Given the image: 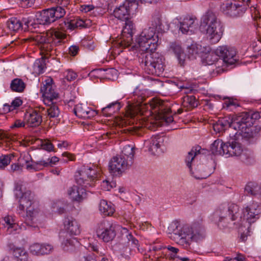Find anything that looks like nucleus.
<instances>
[{
    "label": "nucleus",
    "instance_id": "obj_32",
    "mask_svg": "<svg viewBox=\"0 0 261 261\" xmlns=\"http://www.w3.org/2000/svg\"><path fill=\"white\" fill-rule=\"evenodd\" d=\"M99 210L105 216H111L115 212L113 204L107 200L101 199L99 203Z\"/></svg>",
    "mask_w": 261,
    "mask_h": 261
},
{
    "label": "nucleus",
    "instance_id": "obj_18",
    "mask_svg": "<svg viewBox=\"0 0 261 261\" xmlns=\"http://www.w3.org/2000/svg\"><path fill=\"white\" fill-rule=\"evenodd\" d=\"M232 140L225 142L224 149L226 150L225 155L227 156H239L242 154L243 149L241 144L236 141L238 139L237 133L229 134Z\"/></svg>",
    "mask_w": 261,
    "mask_h": 261
},
{
    "label": "nucleus",
    "instance_id": "obj_57",
    "mask_svg": "<svg viewBox=\"0 0 261 261\" xmlns=\"http://www.w3.org/2000/svg\"><path fill=\"white\" fill-rule=\"evenodd\" d=\"M102 186L107 191H110L114 186H115V183L109 182V181L105 180L103 181Z\"/></svg>",
    "mask_w": 261,
    "mask_h": 261
},
{
    "label": "nucleus",
    "instance_id": "obj_54",
    "mask_svg": "<svg viewBox=\"0 0 261 261\" xmlns=\"http://www.w3.org/2000/svg\"><path fill=\"white\" fill-rule=\"evenodd\" d=\"M77 74L72 70H68L67 71V74L65 76L66 79L68 81H71L76 79Z\"/></svg>",
    "mask_w": 261,
    "mask_h": 261
},
{
    "label": "nucleus",
    "instance_id": "obj_45",
    "mask_svg": "<svg viewBox=\"0 0 261 261\" xmlns=\"http://www.w3.org/2000/svg\"><path fill=\"white\" fill-rule=\"evenodd\" d=\"M46 112L47 113V117L49 119L57 118L60 114L58 107L54 103H52L51 106L47 109Z\"/></svg>",
    "mask_w": 261,
    "mask_h": 261
},
{
    "label": "nucleus",
    "instance_id": "obj_52",
    "mask_svg": "<svg viewBox=\"0 0 261 261\" xmlns=\"http://www.w3.org/2000/svg\"><path fill=\"white\" fill-rule=\"evenodd\" d=\"M42 148L47 151H56L54 150V146L53 144L48 140H44L42 141L41 144Z\"/></svg>",
    "mask_w": 261,
    "mask_h": 261
},
{
    "label": "nucleus",
    "instance_id": "obj_12",
    "mask_svg": "<svg viewBox=\"0 0 261 261\" xmlns=\"http://www.w3.org/2000/svg\"><path fill=\"white\" fill-rule=\"evenodd\" d=\"M133 165L132 160H126L122 156H114L110 161L109 168L111 173L115 175H119L128 169Z\"/></svg>",
    "mask_w": 261,
    "mask_h": 261
},
{
    "label": "nucleus",
    "instance_id": "obj_37",
    "mask_svg": "<svg viewBox=\"0 0 261 261\" xmlns=\"http://www.w3.org/2000/svg\"><path fill=\"white\" fill-rule=\"evenodd\" d=\"M26 85L21 79H13L10 84V88L12 91L22 92L25 88Z\"/></svg>",
    "mask_w": 261,
    "mask_h": 261
},
{
    "label": "nucleus",
    "instance_id": "obj_60",
    "mask_svg": "<svg viewBox=\"0 0 261 261\" xmlns=\"http://www.w3.org/2000/svg\"><path fill=\"white\" fill-rule=\"evenodd\" d=\"M94 7L92 5H83L81 6L80 10L82 12L87 13L94 9Z\"/></svg>",
    "mask_w": 261,
    "mask_h": 261
},
{
    "label": "nucleus",
    "instance_id": "obj_26",
    "mask_svg": "<svg viewBox=\"0 0 261 261\" xmlns=\"http://www.w3.org/2000/svg\"><path fill=\"white\" fill-rule=\"evenodd\" d=\"M7 247L12 253L14 256L19 261H27L28 253L23 247H16L13 243H9L7 244Z\"/></svg>",
    "mask_w": 261,
    "mask_h": 261
},
{
    "label": "nucleus",
    "instance_id": "obj_61",
    "mask_svg": "<svg viewBox=\"0 0 261 261\" xmlns=\"http://www.w3.org/2000/svg\"><path fill=\"white\" fill-rule=\"evenodd\" d=\"M22 103V100L20 99V98L17 97L15 98L14 100H13L11 103V106L14 108L15 109L16 108H17L21 106Z\"/></svg>",
    "mask_w": 261,
    "mask_h": 261
},
{
    "label": "nucleus",
    "instance_id": "obj_15",
    "mask_svg": "<svg viewBox=\"0 0 261 261\" xmlns=\"http://www.w3.org/2000/svg\"><path fill=\"white\" fill-rule=\"evenodd\" d=\"M141 108L139 104L128 102L126 114L120 119L119 125L125 126L134 123L135 117L141 114Z\"/></svg>",
    "mask_w": 261,
    "mask_h": 261
},
{
    "label": "nucleus",
    "instance_id": "obj_46",
    "mask_svg": "<svg viewBox=\"0 0 261 261\" xmlns=\"http://www.w3.org/2000/svg\"><path fill=\"white\" fill-rule=\"evenodd\" d=\"M13 157L12 154L2 155L0 156V170L4 169L10 164Z\"/></svg>",
    "mask_w": 261,
    "mask_h": 261
},
{
    "label": "nucleus",
    "instance_id": "obj_40",
    "mask_svg": "<svg viewBox=\"0 0 261 261\" xmlns=\"http://www.w3.org/2000/svg\"><path fill=\"white\" fill-rule=\"evenodd\" d=\"M198 101L194 95H186L183 97L182 106L188 109L196 108L198 105Z\"/></svg>",
    "mask_w": 261,
    "mask_h": 261
},
{
    "label": "nucleus",
    "instance_id": "obj_20",
    "mask_svg": "<svg viewBox=\"0 0 261 261\" xmlns=\"http://www.w3.org/2000/svg\"><path fill=\"white\" fill-rule=\"evenodd\" d=\"M73 111L77 116L84 119H91L98 113L97 111L93 110L87 105L83 103L76 105Z\"/></svg>",
    "mask_w": 261,
    "mask_h": 261
},
{
    "label": "nucleus",
    "instance_id": "obj_33",
    "mask_svg": "<svg viewBox=\"0 0 261 261\" xmlns=\"http://www.w3.org/2000/svg\"><path fill=\"white\" fill-rule=\"evenodd\" d=\"M224 143L221 140L217 139L212 144L211 150L212 153L214 155H223L225 154L226 150L224 149Z\"/></svg>",
    "mask_w": 261,
    "mask_h": 261
},
{
    "label": "nucleus",
    "instance_id": "obj_14",
    "mask_svg": "<svg viewBox=\"0 0 261 261\" xmlns=\"http://www.w3.org/2000/svg\"><path fill=\"white\" fill-rule=\"evenodd\" d=\"M224 13L231 17L242 16L246 10V6L239 1L231 0L221 6Z\"/></svg>",
    "mask_w": 261,
    "mask_h": 261
},
{
    "label": "nucleus",
    "instance_id": "obj_2",
    "mask_svg": "<svg viewBox=\"0 0 261 261\" xmlns=\"http://www.w3.org/2000/svg\"><path fill=\"white\" fill-rule=\"evenodd\" d=\"M75 182L82 187L73 186L68 190V194L73 201H81L86 197V189L95 186L98 180L96 171L93 168L83 166L75 173Z\"/></svg>",
    "mask_w": 261,
    "mask_h": 261
},
{
    "label": "nucleus",
    "instance_id": "obj_34",
    "mask_svg": "<svg viewBox=\"0 0 261 261\" xmlns=\"http://www.w3.org/2000/svg\"><path fill=\"white\" fill-rule=\"evenodd\" d=\"M121 107L120 103L118 101H116L103 108L101 110V113L106 117H109L114 113L118 111Z\"/></svg>",
    "mask_w": 261,
    "mask_h": 261
},
{
    "label": "nucleus",
    "instance_id": "obj_9",
    "mask_svg": "<svg viewBox=\"0 0 261 261\" xmlns=\"http://www.w3.org/2000/svg\"><path fill=\"white\" fill-rule=\"evenodd\" d=\"M158 36L153 33L151 28L144 29L137 38L135 47L145 53L155 50L158 46Z\"/></svg>",
    "mask_w": 261,
    "mask_h": 261
},
{
    "label": "nucleus",
    "instance_id": "obj_30",
    "mask_svg": "<svg viewBox=\"0 0 261 261\" xmlns=\"http://www.w3.org/2000/svg\"><path fill=\"white\" fill-rule=\"evenodd\" d=\"M64 226L67 232L71 235H78L81 233L80 225L77 221L72 218H67L64 221Z\"/></svg>",
    "mask_w": 261,
    "mask_h": 261
},
{
    "label": "nucleus",
    "instance_id": "obj_59",
    "mask_svg": "<svg viewBox=\"0 0 261 261\" xmlns=\"http://www.w3.org/2000/svg\"><path fill=\"white\" fill-rule=\"evenodd\" d=\"M79 50V47L76 45H72L69 48V54L72 56H75Z\"/></svg>",
    "mask_w": 261,
    "mask_h": 261
},
{
    "label": "nucleus",
    "instance_id": "obj_36",
    "mask_svg": "<svg viewBox=\"0 0 261 261\" xmlns=\"http://www.w3.org/2000/svg\"><path fill=\"white\" fill-rule=\"evenodd\" d=\"M201 46L193 41L190 45H187V53L188 59L194 60L196 58L197 55L199 54Z\"/></svg>",
    "mask_w": 261,
    "mask_h": 261
},
{
    "label": "nucleus",
    "instance_id": "obj_42",
    "mask_svg": "<svg viewBox=\"0 0 261 261\" xmlns=\"http://www.w3.org/2000/svg\"><path fill=\"white\" fill-rule=\"evenodd\" d=\"M260 185L254 181H250L247 183L245 188V192L251 195H258Z\"/></svg>",
    "mask_w": 261,
    "mask_h": 261
},
{
    "label": "nucleus",
    "instance_id": "obj_29",
    "mask_svg": "<svg viewBox=\"0 0 261 261\" xmlns=\"http://www.w3.org/2000/svg\"><path fill=\"white\" fill-rule=\"evenodd\" d=\"M213 129L216 133H223L228 128H232L231 117L226 116L220 118L216 123L213 124Z\"/></svg>",
    "mask_w": 261,
    "mask_h": 261
},
{
    "label": "nucleus",
    "instance_id": "obj_10",
    "mask_svg": "<svg viewBox=\"0 0 261 261\" xmlns=\"http://www.w3.org/2000/svg\"><path fill=\"white\" fill-rule=\"evenodd\" d=\"M23 181L19 180L15 184V195L16 198L19 199V208L20 210H24L25 208H28L31 206L34 196L30 190L23 192L22 187Z\"/></svg>",
    "mask_w": 261,
    "mask_h": 261
},
{
    "label": "nucleus",
    "instance_id": "obj_5",
    "mask_svg": "<svg viewBox=\"0 0 261 261\" xmlns=\"http://www.w3.org/2000/svg\"><path fill=\"white\" fill-rule=\"evenodd\" d=\"M114 16L121 21H125L123 29V39L118 42L120 47L125 48L133 42V23L130 19L129 7L125 4L120 5L113 11Z\"/></svg>",
    "mask_w": 261,
    "mask_h": 261
},
{
    "label": "nucleus",
    "instance_id": "obj_41",
    "mask_svg": "<svg viewBox=\"0 0 261 261\" xmlns=\"http://www.w3.org/2000/svg\"><path fill=\"white\" fill-rule=\"evenodd\" d=\"M7 25L10 31L16 32L22 28V22L17 18L12 17L7 21Z\"/></svg>",
    "mask_w": 261,
    "mask_h": 261
},
{
    "label": "nucleus",
    "instance_id": "obj_31",
    "mask_svg": "<svg viewBox=\"0 0 261 261\" xmlns=\"http://www.w3.org/2000/svg\"><path fill=\"white\" fill-rule=\"evenodd\" d=\"M151 26L148 28L153 29V33L155 34V32H161L162 29V23L161 20V14L159 11H155L151 20Z\"/></svg>",
    "mask_w": 261,
    "mask_h": 261
},
{
    "label": "nucleus",
    "instance_id": "obj_63",
    "mask_svg": "<svg viewBox=\"0 0 261 261\" xmlns=\"http://www.w3.org/2000/svg\"><path fill=\"white\" fill-rule=\"evenodd\" d=\"M26 123H24L23 122L21 121L20 120H16L15 121L13 124L11 126V128H13L15 127H24Z\"/></svg>",
    "mask_w": 261,
    "mask_h": 261
},
{
    "label": "nucleus",
    "instance_id": "obj_19",
    "mask_svg": "<svg viewBox=\"0 0 261 261\" xmlns=\"http://www.w3.org/2000/svg\"><path fill=\"white\" fill-rule=\"evenodd\" d=\"M196 18L190 16H186L184 19L180 21L179 30L182 34L191 35L194 33L195 30L197 28Z\"/></svg>",
    "mask_w": 261,
    "mask_h": 261
},
{
    "label": "nucleus",
    "instance_id": "obj_49",
    "mask_svg": "<svg viewBox=\"0 0 261 261\" xmlns=\"http://www.w3.org/2000/svg\"><path fill=\"white\" fill-rule=\"evenodd\" d=\"M219 57L216 53V50L215 51L209 52L205 57V61L206 63L209 64H213L218 59Z\"/></svg>",
    "mask_w": 261,
    "mask_h": 261
},
{
    "label": "nucleus",
    "instance_id": "obj_23",
    "mask_svg": "<svg viewBox=\"0 0 261 261\" xmlns=\"http://www.w3.org/2000/svg\"><path fill=\"white\" fill-rule=\"evenodd\" d=\"M49 162L44 161H31L32 164H30L28 161H25L27 163V169L28 170L33 169L35 171H39L42 170L44 167H47L49 165L56 164L59 162V159L58 157L55 156H53L51 159H49Z\"/></svg>",
    "mask_w": 261,
    "mask_h": 261
},
{
    "label": "nucleus",
    "instance_id": "obj_27",
    "mask_svg": "<svg viewBox=\"0 0 261 261\" xmlns=\"http://www.w3.org/2000/svg\"><path fill=\"white\" fill-rule=\"evenodd\" d=\"M163 139L159 136L152 137L149 140L145 142V145L148 148V151L152 154H155L160 147V143Z\"/></svg>",
    "mask_w": 261,
    "mask_h": 261
},
{
    "label": "nucleus",
    "instance_id": "obj_35",
    "mask_svg": "<svg viewBox=\"0 0 261 261\" xmlns=\"http://www.w3.org/2000/svg\"><path fill=\"white\" fill-rule=\"evenodd\" d=\"M65 25V28L64 27H61V28L63 29H69L73 30L75 28H82L85 27V22L82 19L79 18H76L70 21H64Z\"/></svg>",
    "mask_w": 261,
    "mask_h": 261
},
{
    "label": "nucleus",
    "instance_id": "obj_17",
    "mask_svg": "<svg viewBox=\"0 0 261 261\" xmlns=\"http://www.w3.org/2000/svg\"><path fill=\"white\" fill-rule=\"evenodd\" d=\"M154 113H155V119L162 122H165L169 124L173 121V118L171 115V111L169 107L163 105L155 104L153 106Z\"/></svg>",
    "mask_w": 261,
    "mask_h": 261
},
{
    "label": "nucleus",
    "instance_id": "obj_51",
    "mask_svg": "<svg viewBox=\"0 0 261 261\" xmlns=\"http://www.w3.org/2000/svg\"><path fill=\"white\" fill-rule=\"evenodd\" d=\"M128 240V245L132 247L136 248L139 250L138 241L136 239L132 234H128L126 236Z\"/></svg>",
    "mask_w": 261,
    "mask_h": 261
},
{
    "label": "nucleus",
    "instance_id": "obj_55",
    "mask_svg": "<svg viewBox=\"0 0 261 261\" xmlns=\"http://www.w3.org/2000/svg\"><path fill=\"white\" fill-rule=\"evenodd\" d=\"M238 105L237 104L236 102L234 101L233 99L228 98L227 100H226L223 104V108H228L230 106H234L236 107Z\"/></svg>",
    "mask_w": 261,
    "mask_h": 261
},
{
    "label": "nucleus",
    "instance_id": "obj_6",
    "mask_svg": "<svg viewBox=\"0 0 261 261\" xmlns=\"http://www.w3.org/2000/svg\"><path fill=\"white\" fill-rule=\"evenodd\" d=\"M141 64L146 73L160 76L165 68V58L160 53L151 51L142 55Z\"/></svg>",
    "mask_w": 261,
    "mask_h": 261
},
{
    "label": "nucleus",
    "instance_id": "obj_1",
    "mask_svg": "<svg viewBox=\"0 0 261 261\" xmlns=\"http://www.w3.org/2000/svg\"><path fill=\"white\" fill-rule=\"evenodd\" d=\"M243 213V218L238 205L223 203L214 212L212 219L220 227L233 228L240 227V231H243L241 239L245 241L247 236L250 235L251 223H254L259 217L261 206L253 202L247 206Z\"/></svg>",
    "mask_w": 261,
    "mask_h": 261
},
{
    "label": "nucleus",
    "instance_id": "obj_58",
    "mask_svg": "<svg viewBox=\"0 0 261 261\" xmlns=\"http://www.w3.org/2000/svg\"><path fill=\"white\" fill-rule=\"evenodd\" d=\"M62 156L67 158V160H64L65 162H68V161H73L75 160V155L68 152L63 153Z\"/></svg>",
    "mask_w": 261,
    "mask_h": 261
},
{
    "label": "nucleus",
    "instance_id": "obj_64",
    "mask_svg": "<svg viewBox=\"0 0 261 261\" xmlns=\"http://www.w3.org/2000/svg\"><path fill=\"white\" fill-rule=\"evenodd\" d=\"M249 113L250 117L251 119V122H253V124L255 122V120H257L260 118V115L258 112Z\"/></svg>",
    "mask_w": 261,
    "mask_h": 261
},
{
    "label": "nucleus",
    "instance_id": "obj_16",
    "mask_svg": "<svg viewBox=\"0 0 261 261\" xmlns=\"http://www.w3.org/2000/svg\"><path fill=\"white\" fill-rule=\"evenodd\" d=\"M236 53L234 47L227 45L219 46L216 49V55L221 58L224 62L229 65L234 64L237 60Z\"/></svg>",
    "mask_w": 261,
    "mask_h": 261
},
{
    "label": "nucleus",
    "instance_id": "obj_56",
    "mask_svg": "<svg viewBox=\"0 0 261 261\" xmlns=\"http://www.w3.org/2000/svg\"><path fill=\"white\" fill-rule=\"evenodd\" d=\"M166 248V247H164L161 245H154L150 247L149 250L151 251V253H152L153 252H158Z\"/></svg>",
    "mask_w": 261,
    "mask_h": 261
},
{
    "label": "nucleus",
    "instance_id": "obj_62",
    "mask_svg": "<svg viewBox=\"0 0 261 261\" xmlns=\"http://www.w3.org/2000/svg\"><path fill=\"white\" fill-rule=\"evenodd\" d=\"M111 134L110 133H104L102 135H97L96 138L98 139V141L103 140L111 138Z\"/></svg>",
    "mask_w": 261,
    "mask_h": 261
},
{
    "label": "nucleus",
    "instance_id": "obj_50",
    "mask_svg": "<svg viewBox=\"0 0 261 261\" xmlns=\"http://www.w3.org/2000/svg\"><path fill=\"white\" fill-rule=\"evenodd\" d=\"M30 252L34 255H41V244L39 243H34L30 247Z\"/></svg>",
    "mask_w": 261,
    "mask_h": 261
},
{
    "label": "nucleus",
    "instance_id": "obj_21",
    "mask_svg": "<svg viewBox=\"0 0 261 261\" xmlns=\"http://www.w3.org/2000/svg\"><path fill=\"white\" fill-rule=\"evenodd\" d=\"M52 11L50 8L38 11L35 14L37 22L41 25H49L55 21Z\"/></svg>",
    "mask_w": 261,
    "mask_h": 261
},
{
    "label": "nucleus",
    "instance_id": "obj_25",
    "mask_svg": "<svg viewBox=\"0 0 261 261\" xmlns=\"http://www.w3.org/2000/svg\"><path fill=\"white\" fill-rule=\"evenodd\" d=\"M27 209V215L24 223L28 226L35 227V224L40 220V213L37 209L29 207Z\"/></svg>",
    "mask_w": 261,
    "mask_h": 261
},
{
    "label": "nucleus",
    "instance_id": "obj_48",
    "mask_svg": "<svg viewBox=\"0 0 261 261\" xmlns=\"http://www.w3.org/2000/svg\"><path fill=\"white\" fill-rule=\"evenodd\" d=\"M5 223L9 226V228H13L16 230L18 225L12 216L7 215L4 218Z\"/></svg>",
    "mask_w": 261,
    "mask_h": 261
},
{
    "label": "nucleus",
    "instance_id": "obj_43",
    "mask_svg": "<svg viewBox=\"0 0 261 261\" xmlns=\"http://www.w3.org/2000/svg\"><path fill=\"white\" fill-rule=\"evenodd\" d=\"M50 10L52 11V13L54 16V19L57 20L58 19H60L64 16L65 15L66 12L64 8L61 6H56L50 8Z\"/></svg>",
    "mask_w": 261,
    "mask_h": 261
},
{
    "label": "nucleus",
    "instance_id": "obj_47",
    "mask_svg": "<svg viewBox=\"0 0 261 261\" xmlns=\"http://www.w3.org/2000/svg\"><path fill=\"white\" fill-rule=\"evenodd\" d=\"M48 38L46 36L38 35L34 37H32L30 38L31 41L34 42V44L38 45L40 48V46L44 43Z\"/></svg>",
    "mask_w": 261,
    "mask_h": 261
},
{
    "label": "nucleus",
    "instance_id": "obj_38",
    "mask_svg": "<svg viewBox=\"0 0 261 261\" xmlns=\"http://www.w3.org/2000/svg\"><path fill=\"white\" fill-rule=\"evenodd\" d=\"M135 147L133 145H125L121 151L120 156L126 158V160H132V162H134V157L135 154Z\"/></svg>",
    "mask_w": 261,
    "mask_h": 261
},
{
    "label": "nucleus",
    "instance_id": "obj_11",
    "mask_svg": "<svg viewBox=\"0 0 261 261\" xmlns=\"http://www.w3.org/2000/svg\"><path fill=\"white\" fill-rule=\"evenodd\" d=\"M51 38L40 46L41 54L45 57H48V53L51 51L54 45L60 44L66 38V35L58 30H54L50 33Z\"/></svg>",
    "mask_w": 261,
    "mask_h": 261
},
{
    "label": "nucleus",
    "instance_id": "obj_53",
    "mask_svg": "<svg viewBox=\"0 0 261 261\" xmlns=\"http://www.w3.org/2000/svg\"><path fill=\"white\" fill-rule=\"evenodd\" d=\"M53 250V246L49 244H41V255L49 254Z\"/></svg>",
    "mask_w": 261,
    "mask_h": 261
},
{
    "label": "nucleus",
    "instance_id": "obj_39",
    "mask_svg": "<svg viewBox=\"0 0 261 261\" xmlns=\"http://www.w3.org/2000/svg\"><path fill=\"white\" fill-rule=\"evenodd\" d=\"M79 243L75 238L66 239L62 243L63 249L66 251H72Z\"/></svg>",
    "mask_w": 261,
    "mask_h": 261
},
{
    "label": "nucleus",
    "instance_id": "obj_3",
    "mask_svg": "<svg viewBox=\"0 0 261 261\" xmlns=\"http://www.w3.org/2000/svg\"><path fill=\"white\" fill-rule=\"evenodd\" d=\"M249 112H243L231 117L232 128L242 136V140L247 144L254 143L259 136L261 127L253 125Z\"/></svg>",
    "mask_w": 261,
    "mask_h": 261
},
{
    "label": "nucleus",
    "instance_id": "obj_7",
    "mask_svg": "<svg viewBox=\"0 0 261 261\" xmlns=\"http://www.w3.org/2000/svg\"><path fill=\"white\" fill-rule=\"evenodd\" d=\"M202 25L207 26L206 38L212 44H215L220 40L222 34V24L212 12H207L203 17Z\"/></svg>",
    "mask_w": 261,
    "mask_h": 261
},
{
    "label": "nucleus",
    "instance_id": "obj_44",
    "mask_svg": "<svg viewBox=\"0 0 261 261\" xmlns=\"http://www.w3.org/2000/svg\"><path fill=\"white\" fill-rule=\"evenodd\" d=\"M48 57L43 56L41 58L36 60L34 63V68L37 70L39 73H42L46 68L45 60Z\"/></svg>",
    "mask_w": 261,
    "mask_h": 261
},
{
    "label": "nucleus",
    "instance_id": "obj_24",
    "mask_svg": "<svg viewBox=\"0 0 261 261\" xmlns=\"http://www.w3.org/2000/svg\"><path fill=\"white\" fill-rule=\"evenodd\" d=\"M169 50L175 55L180 65L184 66L186 64V55L184 53L181 45L177 42H172L170 43Z\"/></svg>",
    "mask_w": 261,
    "mask_h": 261
},
{
    "label": "nucleus",
    "instance_id": "obj_13",
    "mask_svg": "<svg viewBox=\"0 0 261 261\" xmlns=\"http://www.w3.org/2000/svg\"><path fill=\"white\" fill-rule=\"evenodd\" d=\"M96 234L99 239L106 243L112 241L116 234L112 223L106 220H103L98 224Z\"/></svg>",
    "mask_w": 261,
    "mask_h": 261
},
{
    "label": "nucleus",
    "instance_id": "obj_8",
    "mask_svg": "<svg viewBox=\"0 0 261 261\" xmlns=\"http://www.w3.org/2000/svg\"><path fill=\"white\" fill-rule=\"evenodd\" d=\"M201 147L199 146L193 147L186 156L185 161L189 168L191 174L196 179H204L210 176V172L205 170V166L203 164L195 166V162L197 156L200 153Z\"/></svg>",
    "mask_w": 261,
    "mask_h": 261
},
{
    "label": "nucleus",
    "instance_id": "obj_28",
    "mask_svg": "<svg viewBox=\"0 0 261 261\" xmlns=\"http://www.w3.org/2000/svg\"><path fill=\"white\" fill-rule=\"evenodd\" d=\"M26 124L28 127H37L42 121V116L39 111L35 110L32 113L25 115Z\"/></svg>",
    "mask_w": 261,
    "mask_h": 261
},
{
    "label": "nucleus",
    "instance_id": "obj_4",
    "mask_svg": "<svg viewBox=\"0 0 261 261\" xmlns=\"http://www.w3.org/2000/svg\"><path fill=\"white\" fill-rule=\"evenodd\" d=\"M176 228L172 237L178 244L187 250H192V242H198L205 237L204 227L202 225L194 224L191 227L185 224L181 227L176 225Z\"/></svg>",
    "mask_w": 261,
    "mask_h": 261
},
{
    "label": "nucleus",
    "instance_id": "obj_22",
    "mask_svg": "<svg viewBox=\"0 0 261 261\" xmlns=\"http://www.w3.org/2000/svg\"><path fill=\"white\" fill-rule=\"evenodd\" d=\"M51 83L52 80L46 81L45 84L43 85L40 89L44 100H47L49 102L58 99L59 97V94L55 91Z\"/></svg>",
    "mask_w": 261,
    "mask_h": 261
}]
</instances>
